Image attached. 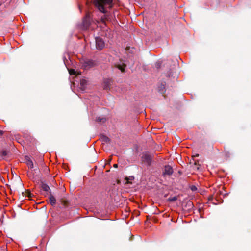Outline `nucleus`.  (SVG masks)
<instances>
[{
	"label": "nucleus",
	"instance_id": "obj_1",
	"mask_svg": "<svg viewBox=\"0 0 251 251\" xmlns=\"http://www.w3.org/2000/svg\"><path fill=\"white\" fill-rule=\"evenodd\" d=\"M94 3L100 11L105 13L106 7H112V0H94Z\"/></svg>",
	"mask_w": 251,
	"mask_h": 251
},
{
	"label": "nucleus",
	"instance_id": "obj_2",
	"mask_svg": "<svg viewBox=\"0 0 251 251\" xmlns=\"http://www.w3.org/2000/svg\"><path fill=\"white\" fill-rule=\"evenodd\" d=\"M90 25V17L89 15H87L83 19L82 22V28L84 30H86L88 28Z\"/></svg>",
	"mask_w": 251,
	"mask_h": 251
},
{
	"label": "nucleus",
	"instance_id": "obj_3",
	"mask_svg": "<svg viewBox=\"0 0 251 251\" xmlns=\"http://www.w3.org/2000/svg\"><path fill=\"white\" fill-rule=\"evenodd\" d=\"M95 40L97 49L98 50L102 49L104 47V42L103 40L100 37H96Z\"/></svg>",
	"mask_w": 251,
	"mask_h": 251
},
{
	"label": "nucleus",
	"instance_id": "obj_4",
	"mask_svg": "<svg viewBox=\"0 0 251 251\" xmlns=\"http://www.w3.org/2000/svg\"><path fill=\"white\" fill-rule=\"evenodd\" d=\"M142 160L147 164H150L151 162V156L148 154H144L142 156Z\"/></svg>",
	"mask_w": 251,
	"mask_h": 251
},
{
	"label": "nucleus",
	"instance_id": "obj_5",
	"mask_svg": "<svg viewBox=\"0 0 251 251\" xmlns=\"http://www.w3.org/2000/svg\"><path fill=\"white\" fill-rule=\"evenodd\" d=\"M173 169L170 166H165L164 172V175H170L173 173Z\"/></svg>",
	"mask_w": 251,
	"mask_h": 251
},
{
	"label": "nucleus",
	"instance_id": "obj_6",
	"mask_svg": "<svg viewBox=\"0 0 251 251\" xmlns=\"http://www.w3.org/2000/svg\"><path fill=\"white\" fill-rule=\"evenodd\" d=\"M95 63L92 60H87L85 61L84 63V67L85 69L90 68L94 65Z\"/></svg>",
	"mask_w": 251,
	"mask_h": 251
},
{
	"label": "nucleus",
	"instance_id": "obj_7",
	"mask_svg": "<svg viewBox=\"0 0 251 251\" xmlns=\"http://www.w3.org/2000/svg\"><path fill=\"white\" fill-rule=\"evenodd\" d=\"M80 84L81 89L84 90L87 84V80L86 78H83L80 80Z\"/></svg>",
	"mask_w": 251,
	"mask_h": 251
},
{
	"label": "nucleus",
	"instance_id": "obj_8",
	"mask_svg": "<svg viewBox=\"0 0 251 251\" xmlns=\"http://www.w3.org/2000/svg\"><path fill=\"white\" fill-rule=\"evenodd\" d=\"M26 164H27V165L28 166V167L30 168H33V162L30 160L29 159H26Z\"/></svg>",
	"mask_w": 251,
	"mask_h": 251
},
{
	"label": "nucleus",
	"instance_id": "obj_9",
	"mask_svg": "<svg viewBox=\"0 0 251 251\" xmlns=\"http://www.w3.org/2000/svg\"><path fill=\"white\" fill-rule=\"evenodd\" d=\"M42 188L43 190H44L46 192H48L50 190V187L49 186L47 185L46 184L43 183L42 184Z\"/></svg>",
	"mask_w": 251,
	"mask_h": 251
},
{
	"label": "nucleus",
	"instance_id": "obj_10",
	"mask_svg": "<svg viewBox=\"0 0 251 251\" xmlns=\"http://www.w3.org/2000/svg\"><path fill=\"white\" fill-rule=\"evenodd\" d=\"M50 203L51 205H53L55 204L56 202V199L53 196H51L50 197Z\"/></svg>",
	"mask_w": 251,
	"mask_h": 251
},
{
	"label": "nucleus",
	"instance_id": "obj_11",
	"mask_svg": "<svg viewBox=\"0 0 251 251\" xmlns=\"http://www.w3.org/2000/svg\"><path fill=\"white\" fill-rule=\"evenodd\" d=\"M125 65L124 64H122V65L118 64L116 65V67L121 71V72H124L125 70Z\"/></svg>",
	"mask_w": 251,
	"mask_h": 251
},
{
	"label": "nucleus",
	"instance_id": "obj_12",
	"mask_svg": "<svg viewBox=\"0 0 251 251\" xmlns=\"http://www.w3.org/2000/svg\"><path fill=\"white\" fill-rule=\"evenodd\" d=\"M69 71L71 75H78L79 74V73L78 72L75 71V70L74 69H70Z\"/></svg>",
	"mask_w": 251,
	"mask_h": 251
},
{
	"label": "nucleus",
	"instance_id": "obj_13",
	"mask_svg": "<svg viewBox=\"0 0 251 251\" xmlns=\"http://www.w3.org/2000/svg\"><path fill=\"white\" fill-rule=\"evenodd\" d=\"M101 140L103 141V142H106V143H107L109 141V139L106 137V136H103L101 138Z\"/></svg>",
	"mask_w": 251,
	"mask_h": 251
},
{
	"label": "nucleus",
	"instance_id": "obj_14",
	"mask_svg": "<svg viewBox=\"0 0 251 251\" xmlns=\"http://www.w3.org/2000/svg\"><path fill=\"white\" fill-rule=\"evenodd\" d=\"M177 200V197H170L168 199V201H176Z\"/></svg>",
	"mask_w": 251,
	"mask_h": 251
},
{
	"label": "nucleus",
	"instance_id": "obj_15",
	"mask_svg": "<svg viewBox=\"0 0 251 251\" xmlns=\"http://www.w3.org/2000/svg\"><path fill=\"white\" fill-rule=\"evenodd\" d=\"M97 120L99 122H101L102 123H104L106 121V119L105 118H98Z\"/></svg>",
	"mask_w": 251,
	"mask_h": 251
},
{
	"label": "nucleus",
	"instance_id": "obj_16",
	"mask_svg": "<svg viewBox=\"0 0 251 251\" xmlns=\"http://www.w3.org/2000/svg\"><path fill=\"white\" fill-rule=\"evenodd\" d=\"M191 190L192 191H195L197 190V187L195 186H192L191 187Z\"/></svg>",
	"mask_w": 251,
	"mask_h": 251
},
{
	"label": "nucleus",
	"instance_id": "obj_17",
	"mask_svg": "<svg viewBox=\"0 0 251 251\" xmlns=\"http://www.w3.org/2000/svg\"><path fill=\"white\" fill-rule=\"evenodd\" d=\"M113 166H114V167H115V168H117V167H118V165H117V164H114Z\"/></svg>",
	"mask_w": 251,
	"mask_h": 251
},
{
	"label": "nucleus",
	"instance_id": "obj_18",
	"mask_svg": "<svg viewBox=\"0 0 251 251\" xmlns=\"http://www.w3.org/2000/svg\"><path fill=\"white\" fill-rule=\"evenodd\" d=\"M107 88H108V85L104 86V89H107Z\"/></svg>",
	"mask_w": 251,
	"mask_h": 251
},
{
	"label": "nucleus",
	"instance_id": "obj_19",
	"mask_svg": "<svg viewBox=\"0 0 251 251\" xmlns=\"http://www.w3.org/2000/svg\"><path fill=\"white\" fill-rule=\"evenodd\" d=\"M102 21L103 22H105V20L104 18H102Z\"/></svg>",
	"mask_w": 251,
	"mask_h": 251
},
{
	"label": "nucleus",
	"instance_id": "obj_20",
	"mask_svg": "<svg viewBox=\"0 0 251 251\" xmlns=\"http://www.w3.org/2000/svg\"><path fill=\"white\" fill-rule=\"evenodd\" d=\"M195 156H198V154H196Z\"/></svg>",
	"mask_w": 251,
	"mask_h": 251
},
{
	"label": "nucleus",
	"instance_id": "obj_21",
	"mask_svg": "<svg viewBox=\"0 0 251 251\" xmlns=\"http://www.w3.org/2000/svg\"><path fill=\"white\" fill-rule=\"evenodd\" d=\"M0 134H1V131L0 130Z\"/></svg>",
	"mask_w": 251,
	"mask_h": 251
},
{
	"label": "nucleus",
	"instance_id": "obj_22",
	"mask_svg": "<svg viewBox=\"0 0 251 251\" xmlns=\"http://www.w3.org/2000/svg\"><path fill=\"white\" fill-rule=\"evenodd\" d=\"M1 5V3L0 2V6Z\"/></svg>",
	"mask_w": 251,
	"mask_h": 251
}]
</instances>
